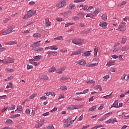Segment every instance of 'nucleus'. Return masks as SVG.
<instances>
[{
  "mask_svg": "<svg viewBox=\"0 0 129 129\" xmlns=\"http://www.w3.org/2000/svg\"><path fill=\"white\" fill-rule=\"evenodd\" d=\"M125 22H122L119 26V27L118 28V30L120 31L121 32H123L124 31H125L126 29V26H125Z\"/></svg>",
  "mask_w": 129,
  "mask_h": 129,
  "instance_id": "obj_1",
  "label": "nucleus"
},
{
  "mask_svg": "<svg viewBox=\"0 0 129 129\" xmlns=\"http://www.w3.org/2000/svg\"><path fill=\"white\" fill-rule=\"evenodd\" d=\"M72 43L75 45H78V46H82V43L81 40L78 38L74 39L72 40Z\"/></svg>",
  "mask_w": 129,
  "mask_h": 129,
  "instance_id": "obj_2",
  "label": "nucleus"
},
{
  "mask_svg": "<svg viewBox=\"0 0 129 129\" xmlns=\"http://www.w3.org/2000/svg\"><path fill=\"white\" fill-rule=\"evenodd\" d=\"M65 5H66V1L65 0H63L61 2H59L58 3H57L56 5V7L60 9V8L64 7Z\"/></svg>",
  "mask_w": 129,
  "mask_h": 129,
  "instance_id": "obj_3",
  "label": "nucleus"
},
{
  "mask_svg": "<svg viewBox=\"0 0 129 129\" xmlns=\"http://www.w3.org/2000/svg\"><path fill=\"white\" fill-rule=\"evenodd\" d=\"M83 53V49H79L78 50L73 52L71 56H75V55H79V54H82Z\"/></svg>",
  "mask_w": 129,
  "mask_h": 129,
  "instance_id": "obj_4",
  "label": "nucleus"
},
{
  "mask_svg": "<svg viewBox=\"0 0 129 129\" xmlns=\"http://www.w3.org/2000/svg\"><path fill=\"white\" fill-rule=\"evenodd\" d=\"M13 29H15V26H12L5 31L3 32V35H8V34H10L12 31H13Z\"/></svg>",
  "mask_w": 129,
  "mask_h": 129,
  "instance_id": "obj_5",
  "label": "nucleus"
},
{
  "mask_svg": "<svg viewBox=\"0 0 129 129\" xmlns=\"http://www.w3.org/2000/svg\"><path fill=\"white\" fill-rule=\"evenodd\" d=\"M40 42L41 41H39L36 42H33L30 47L31 48H36V47H40V46H41V43H40Z\"/></svg>",
  "mask_w": 129,
  "mask_h": 129,
  "instance_id": "obj_6",
  "label": "nucleus"
},
{
  "mask_svg": "<svg viewBox=\"0 0 129 129\" xmlns=\"http://www.w3.org/2000/svg\"><path fill=\"white\" fill-rule=\"evenodd\" d=\"M79 106L77 105H70L68 108V109H78Z\"/></svg>",
  "mask_w": 129,
  "mask_h": 129,
  "instance_id": "obj_7",
  "label": "nucleus"
},
{
  "mask_svg": "<svg viewBox=\"0 0 129 129\" xmlns=\"http://www.w3.org/2000/svg\"><path fill=\"white\" fill-rule=\"evenodd\" d=\"M99 26L102 27L103 29H106V27L107 26V23L104 22H101L99 24Z\"/></svg>",
  "mask_w": 129,
  "mask_h": 129,
  "instance_id": "obj_8",
  "label": "nucleus"
},
{
  "mask_svg": "<svg viewBox=\"0 0 129 129\" xmlns=\"http://www.w3.org/2000/svg\"><path fill=\"white\" fill-rule=\"evenodd\" d=\"M118 100H115L114 102V103L111 105V107L109 108V109L110 108H112V107H118Z\"/></svg>",
  "mask_w": 129,
  "mask_h": 129,
  "instance_id": "obj_9",
  "label": "nucleus"
},
{
  "mask_svg": "<svg viewBox=\"0 0 129 129\" xmlns=\"http://www.w3.org/2000/svg\"><path fill=\"white\" fill-rule=\"evenodd\" d=\"M45 25L46 27H50V26H51V24H50V21L49 20V19H45Z\"/></svg>",
  "mask_w": 129,
  "mask_h": 129,
  "instance_id": "obj_10",
  "label": "nucleus"
},
{
  "mask_svg": "<svg viewBox=\"0 0 129 129\" xmlns=\"http://www.w3.org/2000/svg\"><path fill=\"white\" fill-rule=\"evenodd\" d=\"M78 63L80 64V65H82V66H84V65L86 64V62H85L84 60H81L78 61Z\"/></svg>",
  "mask_w": 129,
  "mask_h": 129,
  "instance_id": "obj_11",
  "label": "nucleus"
},
{
  "mask_svg": "<svg viewBox=\"0 0 129 129\" xmlns=\"http://www.w3.org/2000/svg\"><path fill=\"white\" fill-rule=\"evenodd\" d=\"M101 12V10L97 8L95 9V11L94 12V14L95 15V16H97V15H98V14H99V12Z\"/></svg>",
  "mask_w": 129,
  "mask_h": 129,
  "instance_id": "obj_12",
  "label": "nucleus"
},
{
  "mask_svg": "<svg viewBox=\"0 0 129 129\" xmlns=\"http://www.w3.org/2000/svg\"><path fill=\"white\" fill-rule=\"evenodd\" d=\"M54 41H60V40H63L64 39H63V36H57V37L54 38Z\"/></svg>",
  "mask_w": 129,
  "mask_h": 129,
  "instance_id": "obj_13",
  "label": "nucleus"
},
{
  "mask_svg": "<svg viewBox=\"0 0 129 129\" xmlns=\"http://www.w3.org/2000/svg\"><path fill=\"white\" fill-rule=\"evenodd\" d=\"M82 56H85V57H88L90 56V51H87L85 52H84L82 54Z\"/></svg>",
  "mask_w": 129,
  "mask_h": 129,
  "instance_id": "obj_14",
  "label": "nucleus"
},
{
  "mask_svg": "<svg viewBox=\"0 0 129 129\" xmlns=\"http://www.w3.org/2000/svg\"><path fill=\"white\" fill-rule=\"evenodd\" d=\"M44 50L43 47H37L34 49L35 52H41Z\"/></svg>",
  "mask_w": 129,
  "mask_h": 129,
  "instance_id": "obj_15",
  "label": "nucleus"
},
{
  "mask_svg": "<svg viewBox=\"0 0 129 129\" xmlns=\"http://www.w3.org/2000/svg\"><path fill=\"white\" fill-rule=\"evenodd\" d=\"M41 58H42L41 55H37V56H35L33 57L34 61H39V60H40V59H41Z\"/></svg>",
  "mask_w": 129,
  "mask_h": 129,
  "instance_id": "obj_16",
  "label": "nucleus"
},
{
  "mask_svg": "<svg viewBox=\"0 0 129 129\" xmlns=\"http://www.w3.org/2000/svg\"><path fill=\"white\" fill-rule=\"evenodd\" d=\"M49 50H58V47L56 45L51 46H49Z\"/></svg>",
  "mask_w": 129,
  "mask_h": 129,
  "instance_id": "obj_17",
  "label": "nucleus"
},
{
  "mask_svg": "<svg viewBox=\"0 0 129 129\" xmlns=\"http://www.w3.org/2000/svg\"><path fill=\"white\" fill-rule=\"evenodd\" d=\"M128 49H129V46H128V45H125V46H123V47H122L121 50H122L123 51H127V50H128Z\"/></svg>",
  "mask_w": 129,
  "mask_h": 129,
  "instance_id": "obj_18",
  "label": "nucleus"
},
{
  "mask_svg": "<svg viewBox=\"0 0 129 129\" xmlns=\"http://www.w3.org/2000/svg\"><path fill=\"white\" fill-rule=\"evenodd\" d=\"M27 15L28 16V18H32V17H33V11H32V10H29Z\"/></svg>",
  "mask_w": 129,
  "mask_h": 129,
  "instance_id": "obj_19",
  "label": "nucleus"
},
{
  "mask_svg": "<svg viewBox=\"0 0 129 129\" xmlns=\"http://www.w3.org/2000/svg\"><path fill=\"white\" fill-rule=\"evenodd\" d=\"M34 38H41V34L39 33H36L33 34Z\"/></svg>",
  "mask_w": 129,
  "mask_h": 129,
  "instance_id": "obj_20",
  "label": "nucleus"
},
{
  "mask_svg": "<svg viewBox=\"0 0 129 129\" xmlns=\"http://www.w3.org/2000/svg\"><path fill=\"white\" fill-rule=\"evenodd\" d=\"M126 37L124 36L122 38V41L121 42V44H125V42H126Z\"/></svg>",
  "mask_w": 129,
  "mask_h": 129,
  "instance_id": "obj_21",
  "label": "nucleus"
},
{
  "mask_svg": "<svg viewBox=\"0 0 129 129\" xmlns=\"http://www.w3.org/2000/svg\"><path fill=\"white\" fill-rule=\"evenodd\" d=\"M37 96V93H35L32 94L29 97V99H33V98H35V97Z\"/></svg>",
  "mask_w": 129,
  "mask_h": 129,
  "instance_id": "obj_22",
  "label": "nucleus"
},
{
  "mask_svg": "<svg viewBox=\"0 0 129 129\" xmlns=\"http://www.w3.org/2000/svg\"><path fill=\"white\" fill-rule=\"evenodd\" d=\"M97 107H96V106H93L92 107H91L89 109V110L90 111H94L95 110V109H96Z\"/></svg>",
  "mask_w": 129,
  "mask_h": 129,
  "instance_id": "obj_23",
  "label": "nucleus"
},
{
  "mask_svg": "<svg viewBox=\"0 0 129 129\" xmlns=\"http://www.w3.org/2000/svg\"><path fill=\"white\" fill-rule=\"evenodd\" d=\"M102 19L103 21H106L107 20V15L106 14H103L102 16Z\"/></svg>",
  "mask_w": 129,
  "mask_h": 129,
  "instance_id": "obj_24",
  "label": "nucleus"
},
{
  "mask_svg": "<svg viewBox=\"0 0 129 129\" xmlns=\"http://www.w3.org/2000/svg\"><path fill=\"white\" fill-rule=\"evenodd\" d=\"M98 65V63H95L89 64L87 67H95V66H97Z\"/></svg>",
  "mask_w": 129,
  "mask_h": 129,
  "instance_id": "obj_25",
  "label": "nucleus"
},
{
  "mask_svg": "<svg viewBox=\"0 0 129 129\" xmlns=\"http://www.w3.org/2000/svg\"><path fill=\"white\" fill-rule=\"evenodd\" d=\"M16 44L17 41H10L8 42V45H16Z\"/></svg>",
  "mask_w": 129,
  "mask_h": 129,
  "instance_id": "obj_26",
  "label": "nucleus"
},
{
  "mask_svg": "<svg viewBox=\"0 0 129 129\" xmlns=\"http://www.w3.org/2000/svg\"><path fill=\"white\" fill-rule=\"evenodd\" d=\"M56 70V68L54 67H52L49 70V72H50L51 73H53V72H55V71Z\"/></svg>",
  "mask_w": 129,
  "mask_h": 129,
  "instance_id": "obj_27",
  "label": "nucleus"
},
{
  "mask_svg": "<svg viewBox=\"0 0 129 129\" xmlns=\"http://www.w3.org/2000/svg\"><path fill=\"white\" fill-rule=\"evenodd\" d=\"M75 8V5L71 4L69 6V9L70 10H73Z\"/></svg>",
  "mask_w": 129,
  "mask_h": 129,
  "instance_id": "obj_28",
  "label": "nucleus"
},
{
  "mask_svg": "<svg viewBox=\"0 0 129 129\" xmlns=\"http://www.w3.org/2000/svg\"><path fill=\"white\" fill-rule=\"evenodd\" d=\"M61 90H67V87L66 86H61L59 88Z\"/></svg>",
  "mask_w": 129,
  "mask_h": 129,
  "instance_id": "obj_29",
  "label": "nucleus"
},
{
  "mask_svg": "<svg viewBox=\"0 0 129 129\" xmlns=\"http://www.w3.org/2000/svg\"><path fill=\"white\" fill-rule=\"evenodd\" d=\"M46 54H47V55L48 56V58H50L51 57V56H52V54H53V53H52V51H48L46 52Z\"/></svg>",
  "mask_w": 129,
  "mask_h": 129,
  "instance_id": "obj_30",
  "label": "nucleus"
},
{
  "mask_svg": "<svg viewBox=\"0 0 129 129\" xmlns=\"http://www.w3.org/2000/svg\"><path fill=\"white\" fill-rule=\"evenodd\" d=\"M93 17H94V15L91 14H88L86 16V18H91V19H93Z\"/></svg>",
  "mask_w": 129,
  "mask_h": 129,
  "instance_id": "obj_31",
  "label": "nucleus"
},
{
  "mask_svg": "<svg viewBox=\"0 0 129 129\" xmlns=\"http://www.w3.org/2000/svg\"><path fill=\"white\" fill-rule=\"evenodd\" d=\"M72 12H71V11H68L64 13V17H68V15H69L70 14H72Z\"/></svg>",
  "mask_w": 129,
  "mask_h": 129,
  "instance_id": "obj_32",
  "label": "nucleus"
},
{
  "mask_svg": "<svg viewBox=\"0 0 129 129\" xmlns=\"http://www.w3.org/2000/svg\"><path fill=\"white\" fill-rule=\"evenodd\" d=\"M12 86H13V84H12V83H9L7 84V86L6 88L9 89V88H12Z\"/></svg>",
  "mask_w": 129,
  "mask_h": 129,
  "instance_id": "obj_33",
  "label": "nucleus"
},
{
  "mask_svg": "<svg viewBox=\"0 0 129 129\" xmlns=\"http://www.w3.org/2000/svg\"><path fill=\"white\" fill-rule=\"evenodd\" d=\"M16 108V105L12 104V107L8 108V110H12Z\"/></svg>",
  "mask_w": 129,
  "mask_h": 129,
  "instance_id": "obj_34",
  "label": "nucleus"
},
{
  "mask_svg": "<svg viewBox=\"0 0 129 129\" xmlns=\"http://www.w3.org/2000/svg\"><path fill=\"white\" fill-rule=\"evenodd\" d=\"M41 79H43L44 80H48L49 77H48L47 76H43Z\"/></svg>",
  "mask_w": 129,
  "mask_h": 129,
  "instance_id": "obj_35",
  "label": "nucleus"
},
{
  "mask_svg": "<svg viewBox=\"0 0 129 129\" xmlns=\"http://www.w3.org/2000/svg\"><path fill=\"white\" fill-rule=\"evenodd\" d=\"M108 78H109V75L105 76V77H103V81H107Z\"/></svg>",
  "mask_w": 129,
  "mask_h": 129,
  "instance_id": "obj_36",
  "label": "nucleus"
},
{
  "mask_svg": "<svg viewBox=\"0 0 129 129\" xmlns=\"http://www.w3.org/2000/svg\"><path fill=\"white\" fill-rule=\"evenodd\" d=\"M98 52V48H94V56H97V52Z\"/></svg>",
  "mask_w": 129,
  "mask_h": 129,
  "instance_id": "obj_37",
  "label": "nucleus"
},
{
  "mask_svg": "<svg viewBox=\"0 0 129 129\" xmlns=\"http://www.w3.org/2000/svg\"><path fill=\"white\" fill-rule=\"evenodd\" d=\"M111 94H112V93L110 95L103 96V98H105V99H108V98H110V95H111Z\"/></svg>",
  "mask_w": 129,
  "mask_h": 129,
  "instance_id": "obj_38",
  "label": "nucleus"
},
{
  "mask_svg": "<svg viewBox=\"0 0 129 129\" xmlns=\"http://www.w3.org/2000/svg\"><path fill=\"white\" fill-rule=\"evenodd\" d=\"M23 109V107H22V106H17V110H18V111H22V110Z\"/></svg>",
  "mask_w": 129,
  "mask_h": 129,
  "instance_id": "obj_39",
  "label": "nucleus"
},
{
  "mask_svg": "<svg viewBox=\"0 0 129 129\" xmlns=\"http://www.w3.org/2000/svg\"><path fill=\"white\" fill-rule=\"evenodd\" d=\"M8 62L9 63H14V62H15V59L13 58H9L8 59Z\"/></svg>",
  "mask_w": 129,
  "mask_h": 129,
  "instance_id": "obj_40",
  "label": "nucleus"
},
{
  "mask_svg": "<svg viewBox=\"0 0 129 129\" xmlns=\"http://www.w3.org/2000/svg\"><path fill=\"white\" fill-rule=\"evenodd\" d=\"M47 128H48V129H55V128H54V126H53V125H52V124L48 125L47 126Z\"/></svg>",
  "mask_w": 129,
  "mask_h": 129,
  "instance_id": "obj_41",
  "label": "nucleus"
},
{
  "mask_svg": "<svg viewBox=\"0 0 129 129\" xmlns=\"http://www.w3.org/2000/svg\"><path fill=\"white\" fill-rule=\"evenodd\" d=\"M79 17L78 16H75L73 17V20H74V21H78L79 20Z\"/></svg>",
  "mask_w": 129,
  "mask_h": 129,
  "instance_id": "obj_42",
  "label": "nucleus"
},
{
  "mask_svg": "<svg viewBox=\"0 0 129 129\" xmlns=\"http://www.w3.org/2000/svg\"><path fill=\"white\" fill-rule=\"evenodd\" d=\"M21 114H16L13 115V117L14 118H16V117H18V116H20Z\"/></svg>",
  "mask_w": 129,
  "mask_h": 129,
  "instance_id": "obj_43",
  "label": "nucleus"
},
{
  "mask_svg": "<svg viewBox=\"0 0 129 129\" xmlns=\"http://www.w3.org/2000/svg\"><path fill=\"white\" fill-rule=\"evenodd\" d=\"M41 126L42 124H41L40 123H38L35 125V127H36V128H40V127H41Z\"/></svg>",
  "mask_w": 129,
  "mask_h": 129,
  "instance_id": "obj_44",
  "label": "nucleus"
},
{
  "mask_svg": "<svg viewBox=\"0 0 129 129\" xmlns=\"http://www.w3.org/2000/svg\"><path fill=\"white\" fill-rule=\"evenodd\" d=\"M83 10H84V11H88V6L85 5V6H84Z\"/></svg>",
  "mask_w": 129,
  "mask_h": 129,
  "instance_id": "obj_45",
  "label": "nucleus"
},
{
  "mask_svg": "<svg viewBox=\"0 0 129 129\" xmlns=\"http://www.w3.org/2000/svg\"><path fill=\"white\" fill-rule=\"evenodd\" d=\"M112 120L111 119H109L105 121V123H111Z\"/></svg>",
  "mask_w": 129,
  "mask_h": 129,
  "instance_id": "obj_46",
  "label": "nucleus"
},
{
  "mask_svg": "<svg viewBox=\"0 0 129 129\" xmlns=\"http://www.w3.org/2000/svg\"><path fill=\"white\" fill-rule=\"evenodd\" d=\"M61 80L64 81V80H68V78L65 77H61L60 78Z\"/></svg>",
  "mask_w": 129,
  "mask_h": 129,
  "instance_id": "obj_47",
  "label": "nucleus"
},
{
  "mask_svg": "<svg viewBox=\"0 0 129 129\" xmlns=\"http://www.w3.org/2000/svg\"><path fill=\"white\" fill-rule=\"evenodd\" d=\"M57 109H58V108H57V107H54L53 109H52L50 111V112H55V111H56Z\"/></svg>",
  "mask_w": 129,
  "mask_h": 129,
  "instance_id": "obj_48",
  "label": "nucleus"
},
{
  "mask_svg": "<svg viewBox=\"0 0 129 129\" xmlns=\"http://www.w3.org/2000/svg\"><path fill=\"white\" fill-rule=\"evenodd\" d=\"M27 70H30V69H33V66L28 65L27 67Z\"/></svg>",
  "mask_w": 129,
  "mask_h": 129,
  "instance_id": "obj_49",
  "label": "nucleus"
},
{
  "mask_svg": "<svg viewBox=\"0 0 129 129\" xmlns=\"http://www.w3.org/2000/svg\"><path fill=\"white\" fill-rule=\"evenodd\" d=\"M49 114H50V112H45L44 113H43L42 116H47V115H49Z\"/></svg>",
  "mask_w": 129,
  "mask_h": 129,
  "instance_id": "obj_50",
  "label": "nucleus"
},
{
  "mask_svg": "<svg viewBox=\"0 0 129 129\" xmlns=\"http://www.w3.org/2000/svg\"><path fill=\"white\" fill-rule=\"evenodd\" d=\"M89 92V89H86L83 91V94H85L86 93H88Z\"/></svg>",
  "mask_w": 129,
  "mask_h": 129,
  "instance_id": "obj_51",
  "label": "nucleus"
},
{
  "mask_svg": "<svg viewBox=\"0 0 129 129\" xmlns=\"http://www.w3.org/2000/svg\"><path fill=\"white\" fill-rule=\"evenodd\" d=\"M6 122L12 124L13 123V120H11L10 119H8V120H7Z\"/></svg>",
  "mask_w": 129,
  "mask_h": 129,
  "instance_id": "obj_52",
  "label": "nucleus"
},
{
  "mask_svg": "<svg viewBox=\"0 0 129 129\" xmlns=\"http://www.w3.org/2000/svg\"><path fill=\"white\" fill-rule=\"evenodd\" d=\"M50 95H51V96H53V97H55V95H56V93H55V92H50Z\"/></svg>",
  "mask_w": 129,
  "mask_h": 129,
  "instance_id": "obj_53",
  "label": "nucleus"
},
{
  "mask_svg": "<svg viewBox=\"0 0 129 129\" xmlns=\"http://www.w3.org/2000/svg\"><path fill=\"white\" fill-rule=\"evenodd\" d=\"M6 98H7V96L6 95L0 96V99H6Z\"/></svg>",
  "mask_w": 129,
  "mask_h": 129,
  "instance_id": "obj_54",
  "label": "nucleus"
},
{
  "mask_svg": "<svg viewBox=\"0 0 129 129\" xmlns=\"http://www.w3.org/2000/svg\"><path fill=\"white\" fill-rule=\"evenodd\" d=\"M101 87V85H96L94 87V88L95 89H99V88H100Z\"/></svg>",
  "mask_w": 129,
  "mask_h": 129,
  "instance_id": "obj_55",
  "label": "nucleus"
},
{
  "mask_svg": "<svg viewBox=\"0 0 129 129\" xmlns=\"http://www.w3.org/2000/svg\"><path fill=\"white\" fill-rule=\"evenodd\" d=\"M53 56H57L58 55V52L56 51H52Z\"/></svg>",
  "mask_w": 129,
  "mask_h": 129,
  "instance_id": "obj_56",
  "label": "nucleus"
},
{
  "mask_svg": "<svg viewBox=\"0 0 129 129\" xmlns=\"http://www.w3.org/2000/svg\"><path fill=\"white\" fill-rule=\"evenodd\" d=\"M44 99H47V97L42 96L40 98V100H44Z\"/></svg>",
  "mask_w": 129,
  "mask_h": 129,
  "instance_id": "obj_57",
  "label": "nucleus"
},
{
  "mask_svg": "<svg viewBox=\"0 0 129 129\" xmlns=\"http://www.w3.org/2000/svg\"><path fill=\"white\" fill-rule=\"evenodd\" d=\"M126 2L123 1L122 3H121L120 6L121 7V6H124V5H126Z\"/></svg>",
  "mask_w": 129,
  "mask_h": 129,
  "instance_id": "obj_58",
  "label": "nucleus"
},
{
  "mask_svg": "<svg viewBox=\"0 0 129 129\" xmlns=\"http://www.w3.org/2000/svg\"><path fill=\"white\" fill-rule=\"evenodd\" d=\"M30 17H29L28 14L24 16V17H23V19H25V20H27V19H29Z\"/></svg>",
  "mask_w": 129,
  "mask_h": 129,
  "instance_id": "obj_59",
  "label": "nucleus"
},
{
  "mask_svg": "<svg viewBox=\"0 0 129 129\" xmlns=\"http://www.w3.org/2000/svg\"><path fill=\"white\" fill-rule=\"evenodd\" d=\"M93 97H94V96H92L89 99V101L90 102L91 101H93Z\"/></svg>",
  "mask_w": 129,
  "mask_h": 129,
  "instance_id": "obj_60",
  "label": "nucleus"
},
{
  "mask_svg": "<svg viewBox=\"0 0 129 129\" xmlns=\"http://www.w3.org/2000/svg\"><path fill=\"white\" fill-rule=\"evenodd\" d=\"M56 21L57 22H62V21H63V20H62V18H57Z\"/></svg>",
  "mask_w": 129,
  "mask_h": 129,
  "instance_id": "obj_61",
  "label": "nucleus"
},
{
  "mask_svg": "<svg viewBox=\"0 0 129 129\" xmlns=\"http://www.w3.org/2000/svg\"><path fill=\"white\" fill-rule=\"evenodd\" d=\"M86 83H87L88 84L91 83V80L87 79V81H86Z\"/></svg>",
  "mask_w": 129,
  "mask_h": 129,
  "instance_id": "obj_62",
  "label": "nucleus"
},
{
  "mask_svg": "<svg viewBox=\"0 0 129 129\" xmlns=\"http://www.w3.org/2000/svg\"><path fill=\"white\" fill-rule=\"evenodd\" d=\"M40 123L41 124V125H43L45 123V120H42L40 121Z\"/></svg>",
  "mask_w": 129,
  "mask_h": 129,
  "instance_id": "obj_63",
  "label": "nucleus"
},
{
  "mask_svg": "<svg viewBox=\"0 0 129 129\" xmlns=\"http://www.w3.org/2000/svg\"><path fill=\"white\" fill-rule=\"evenodd\" d=\"M122 118H124V119H126H126H128L129 118V115H128V116H122Z\"/></svg>",
  "mask_w": 129,
  "mask_h": 129,
  "instance_id": "obj_64",
  "label": "nucleus"
}]
</instances>
